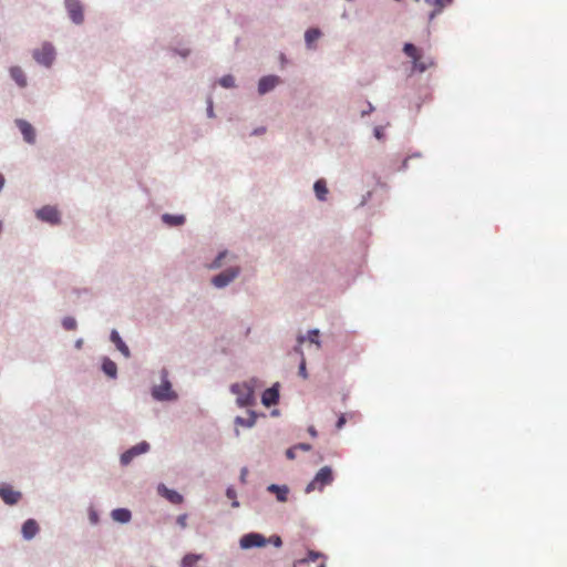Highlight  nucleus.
<instances>
[{
	"mask_svg": "<svg viewBox=\"0 0 567 567\" xmlns=\"http://www.w3.org/2000/svg\"><path fill=\"white\" fill-rule=\"evenodd\" d=\"M333 482V471L330 468V466H323L321 467L313 480L309 482V484L306 486L305 492L307 494H310L315 491H323L326 486H329Z\"/></svg>",
	"mask_w": 567,
	"mask_h": 567,
	"instance_id": "obj_1",
	"label": "nucleus"
},
{
	"mask_svg": "<svg viewBox=\"0 0 567 567\" xmlns=\"http://www.w3.org/2000/svg\"><path fill=\"white\" fill-rule=\"evenodd\" d=\"M230 391L236 395V402L239 406H248L254 404L255 396L252 384L248 382L236 383L230 386Z\"/></svg>",
	"mask_w": 567,
	"mask_h": 567,
	"instance_id": "obj_2",
	"label": "nucleus"
},
{
	"mask_svg": "<svg viewBox=\"0 0 567 567\" xmlns=\"http://www.w3.org/2000/svg\"><path fill=\"white\" fill-rule=\"evenodd\" d=\"M148 451L150 444L146 441L140 442L124 452L120 457V462L122 465H127L134 457L147 453Z\"/></svg>",
	"mask_w": 567,
	"mask_h": 567,
	"instance_id": "obj_3",
	"label": "nucleus"
},
{
	"mask_svg": "<svg viewBox=\"0 0 567 567\" xmlns=\"http://www.w3.org/2000/svg\"><path fill=\"white\" fill-rule=\"evenodd\" d=\"M403 53L412 60L414 69L421 72L427 69V63L421 60L420 51L413 44H410V42H406L405 47H403Z\"/></svg>",
	"mask_w": 567,
	"mask_h": 567,
	"instance_id": "obj_4",
	"label": "nucleus"
},
{
	"mask_svg": "<svg viewBox=\"0 0 567 567\" xmlns=\"http://www.w3.org/2000/svg\"><path fill=\"white\" fill-rule=\"evenodd\" d=\"M240 547L248 549L252 547H262L268 544L267 538H265L261 534L250 533L244 535L239 540Z\"/></svg>",
	"mask_w": 567,
	"mask_h": 567,
	"instance_id": "obj_5",
	"label": "nucleus"
},
{
	"mask_svg": "<svg viewBox=\"0 0 567 567\" xmlns=\"http://www.w3.org/2000/svg\"><path fill=\"white\" fill-rule=\"evenodd\" d=\"M65 8L74 23H83V7L80 0H65Z\"/></svg>",
	"mask_w": 567,
	"mask_h": 567,
	"instance_id": "obj_6",
	"label": "nucleus"
},
{
	"mask_svg": "<svg viewBox=\"0 0 567 567\" xmlns=\"http://www.w3.org/2000/svg\"><path fill=\"white\" fill-rule=\"evenodd\" d=\"M153 398L156 400H173L176 399V394L172 390V385L167 380H163L158 386L153 390Z\"/></svg>",
	"mask_w": 567,
	"mask_h": 567,
	"instance_id": "obj_7",
	"label": "nucleus"
},
{
	"mask_svg": "<svg viewBox=\"0 0 567 567\" xmlns=\"http://www.w3.org/2000/svg\"><path fill=\"white\" fill-rule=\"evenodd\" d=\"M239 274V268H229L213 278L214 286L223 288L233 281Z\"/></svg>",
	"mask_w": 567,
	"mask_h": 567,
	"instance_id": "obj_8",
	"label": "nucleus"
},
{
	"mask_svg": "<svg viewBox=\"0 0 567 567\" xmlns=\"http://www.w3.org/2000/svg\"><path fill=\"white\" fill-rule=\"evenodd\" d=\"M37 216L50 224H59L60 223V213L55 207L44 206L43 208L37 212Z\"/></svg>",
	"mask_w": 567,
	"mask_h": 567,
	"instance_id": "obj_9",
	"label": "nucleus"
},
{
	"mask_svg": "<svg viewBox=\"0 0 567 567\" xmlns=\"http://www.w3.org/2000/svg\"><path fill=\"white\" fill-rule=\"evenodd\" d=\"M34 59L44 65H50L54 59V50L50 44H44L39 51L33 54Z\"/></svg>",
	"mask_w": 567,
	"mask_h": 567,
	"instance_id": "obj_10",
	"label": "nucleus"
},
{
	"mask_svg": "<svg viewBox=\"0 0 567 567\" xmlns=\"http://www.w3.org/2000/svg\"><path fill=\"white\" fill-rule=\"evenodd\" d=\"M280 83V78L278 75H265L259 80L258 91L259 94H265L271 90H274Z\"/></svg>",
	"mask_w": 567,
	"mask_h": 567,
	"instance_id": "obj_11",
	"label": "nucleus"
},
{
	"mask_svg": "<svg viewBox=\"0 0 567 567\" xmlns=\"http://www.w3.org/2000/svg\"><path fill=\"white\" fill-rule=\"evenodd\" d=\"M16 124L23 135L25 142L31 144L35 142V131L30 123L23 120H18L16 121Z\"/></svg>",
	"mask_w": 567,
	"mask_h": 567,
	"instance_id": "obj_12",
	"label": "nucleus"
},
{
	"mask_svg": "<svg viewBox=\"0 0 567 567\" xmlns=\"http://www.w3.org/2000/svg\"><path fill=\"white\" fill-rule=\"evenodd\" d=\"M0 497L9 505L16 504L21 495L18 492H14L10 485H2L0 487Z\"/></svg>",
	"mask_w": 567,
	"mask_h": 567,
	"instance_id": "obj_13",
	"label": "nucleus"
},
{
	"mask_svg": "<svg viewBox=\"0 0 567 567\" xmlns=\"http://www.w3.org/2000/svg\"><path fill=\"white\" fill-rule=\"evenodd\" d=\"M279 400V391L277 386H271L269 389H266L261 394V403L265 406H271L276 404Z\"/></svg>",
	"mask_w": 567,
	"mask_h": 567,
	"instance_id": "obj_14",
	"label": "nucleus"
},
{
	"mask_svg": "<svg viewBox=\"0 0 567 567\" xmlns=\"http://www.w3.org/2000/svg\"><path fill=\"white\" fill-rule=\"evenodd\" d=\"M306 341V337H302V334H299L297 337V346L295 348V351L300 355V363H299V373L302 379H307V370H306V360L303 357V353L301 351V344Z\"/></svg>",
	"mask_w": 567,
	"mask_h": 567,
	"instance_id": "obj_15",
	"label": "nucleus"
},
{
	"mask_svg": "<svg viewBox=\"0 0 567 567\" xmlns=\"http://www.w3.org/2000/svg\"><path fill=\"white\" fill-rule=\"evenodd\" d=\"M158 493L173 504H181L184 501L179 493L166 488L165 485H158Z\"/></svg>",
	"mask_w": 567,
	"mask_h": 567,
	"instance_id": "obj_16",
	"label": "nucleus"
},
{
	"mask_svg": "<svg viewBox=\"0 0 567 567\" xmlns=\"http://www.w3.org/2000/svg\"><path fill=\"white\" fill-rule=\"evenodd\" d=\"M39 532V525L33 518H29L23 523L22 535L25 539L33 538Z\"/></svg>",
	"mask_w": 567,
	"mask_h": 567,
	"instance_id": "obj_17",
	"label": "nucleus"
},
{
	"mask_svg": "<svg viewBox=\"0 0 567 567\" xmlns=\"http://www.w3.org/2000/svg\"><path fill=\"white\" fill-rule=\"evenodd\" d=\"M111 340L113 342V344L115 346V348L125 357V358H128L130 357V350L127 348V346L121 340V334L118 333L117 330H113L111 332Z\"/></svg>",
	"mask_w": 567,
	"mask_h": 567,
	"instance_id": "obj_18",
	"label": "nucleus"
},
{
	"mask_svg": "<svg viewBox=\"0 0 567 567\" xmlns=\"http://www.w3.org/2000/svg\"><path fill=\"white\" fill-rule=\"evenodd\" d=\"M9 73H11L12 79L14 80V83L19 87H25L27 86V78L24 72L20 66H11L9 69Z\"/></svg>",
	"mask_w": 567,
	"mask_h": 567,
	"instance_id": "obj_19",
	"label": "nucleus"
},
{
	"mask_svg": "<svg viewBox=\"0 0 567 567\" xmlns=\"http://www.w3.org/2000/svg\"><path fill=\"white\" fill-rule=\"evenodd\" d=\"M268 492L274 493L279 502H287L289 488L287 485H270Z\"/></svg>",
	"mask_w": 567,
	"mask_h": 567,
	"instance_id": "obj_20",
	"label": "nucleus"
},
{
	"mask_svg": "<svg viewBox=\"0 0 567 567\" xmlns=\"http://www.w3.org/2000/svg\"><path fill=\"white\" fill-rule=\"evenodd\" d=\"M313 190L319 200L323 202L327 199V195H328L329 190H328L327 182L323 178L316 181V183L313 185Z\"/></svg>",
	"mask_w": 567,
	"mask_h": 567,
	"instance_id": "obj_21",
	"label": "nucleus"
},
{
	"mask_svg": "<svg viewBox=\"0 0 567 567\" xmlns=\"http://www.w3.org/2000/svg\"><path fill=\"white\" fill-rule=\"evenodd\" d=\"M112 517L115 522H120V524H126L131 519V512L126 508H115L112 512Z\"/></svg>",
	"mask_w": 567,
	"mask_h": 567,
	"instance_id": "obj_22",
	"label": "nucleus"
},
{
	"mask_svg": "<svg viewBox=\"0 0 567 567\" xmlns=\"http://www.w3.org/2000/svg\"><path fill=\"white\" fill-rule=\"evenodd\" d=\"M162 219L164 223H166L169 227H177V225H182L185 223V216L184 215H171V214H164L162 216Z\"/></svg>",
	"mask_w": 567,
	"mask_h": 567,
	"instance_id": "obj_23",
	"label": "nucleus"
},
{
	"mask_svg": "<svg viewBox=\"0 0 567 567\" xmlns=\"http://www.w3.org/2000/svg\"><path fill=\"white\" fill-rule=\"evenodd\" d=\"M321 37V31L317 28H310L305 32V40L308 48H312L316 40Z\"/></svg>",
	"mask_w": 567,
	"mask_h": 567,
	"instance_id": "obj_24",
	"label": "nucleus"
},
{
	"mask_svg": "<svg viewBox=\"0 0 567 567\" xmlns=\"http://www.w3.org/2000/svg\"><path fill=\"white\" fill-rule=\"evenodd\" d=\"M203 555L200 554H186L184 559L182 560V567H196L199 559H202Z\"/></svg>",
	"mask_w": 567,
	"mask_h": 567,
	"instance_id": "obj_25",
	"label": "nucleus"
},
{
	"mask_svg": "<svg viewBox=\"0 0 567 567\" xmlns=\"http://www.w3.org/2000/svg\"><path fill=\"white\" fill-rule=\"evenodd\" d=\"M256 420H257L256 414L254 412H249L248 419H243V417L238 416L235 419V424L240 425V426L251 427L255 425Z\"/></svg>",
	"mask_w": 567,
	"mask_h": 567,
	"instance_id": "obj_26",
	"label": "nucleus"
},
{
	"mask_svg": "<svg viewBox=\"0 0 567 567\" xmlns=\"http://www.w3.org/2000/svg\"><path fill=\"white\" fill-rule=\"evenodd\" d=\"M103 371L110 377V378H116V364L111 359H105L102 364Z\"/></svg>",
	"mask_w": 567,
	"mask_h": 567,
	"instance_id": "obj_27",
	"label": "nucleus"
},
{
	"mask_svg": "<svg viewBox=\"0 0 567 567\" xmlns=\"http://www.w3.org/2000/svg\"><path fill=\"white\" fill-rule=\"evenodd\" d=\"M62 326L65 330H75L78 328V321L73 317H65L62 320Z\"/></svg>",
	"mask_w": 567,
	"mask_h": 567,
	"instance_id": "obj_28",
	"label": "nucleus"
},
{
	"mask_svg": "<svg viewBox=\"0 0 567 567\" xmlns=\"http://www.w3.org/2000/svg\"><path fill=\"white\" fill-rule=\"evenodd\" d=\"M319 557H323V554L320 551L309 550L306 558H301L299 564H306L309 561H316Z\"/></svg>",
	"mask_w": 567,
	"mask_h": 567,
	"instance_id": "obj_29",
	"label": "nucleus"
},
{
	"mask_svg": "<svg viewBox=\"0 0 567 567\" xmlns=\"http://www.w3.org/2000/svg\"><path fill=\"white\" fill-rule=\"evenodd\" d=\"M308 341L310 343H313L317 346V348L319 349L320 348V341H319V330L318 329H312L308 332V337H307Z\"/></svg>",
	"mask_w": 567,
	"mask_h": 567,
	"instance_id": "obj_30",
	"label": "nucleus"
},
{
	"mask_svg": "<svg viewBox=\"0 0 567 567\" xmlns=\"http://www.w3.org/2000/svg\"><path fill=\"white\" fill-rule=\"evenodd\" d=\"M227 255V251H221L217 258L213 261V264L209 266L210 269H218L223 265V259Z\"/></svg>",
	"mask_w": 567,
	"mask_h": 567,
	"instance_id": "obj_31",
	"label": "nucleus"
},
{
	"mask_svg": "<svg viewBox=\"0 0 567 567\" xmlns=\"http://www.w3.org/2000/svg\"><path fill=\"white\" fill-rule=\"evenodd\" d=\"M234 83H235V80L231 75L227 74V75H224V78L220 80V85L228 89V87H233L234 86Z\"/></svg>",
	"mask_w": 567,
	"mask_h": 567,
	"instance_id": "obj_32",
	"label": "nucleus"
},
{
	"mask_svg": "<svg viewBox=\"0 0 567 567\" xmlns=\"http://www.w3.org/2000/svg\"><path fill=\"white\" fill-rule=\"evenodd\" d=\"M187 522H188V515L187 514H181L177 519H176V523L178 524V526L181 528H186L187 527Z\"/></svg>",
	"mask_w": 567,
	"mask_h": 567,
	"instance_id": "obj_33",
	"label": "nucleus"
},
{
	"mask_svg": "<svg viewBox=\"0 0 567 567\" xmlns=\"http://www.w3.org/2000/svg\"><path fill=\"white\" fill-rule=\"evenodd\" d=\"M226 496H227L229 499H233V506H234V507H237V506L239 505V504H238V502H236V501H235V498H236V493H235V491H233V489L228 488V489L226 491Z\"/></svg>",
	"mask_w": 567,
	"mask_h": 567,
	"instance_id": "obj_34",
	"label": "nucleus"
},
{
	"mask_svg": "<svg viewBox=\"0 0 567 567\" xmlns=\"http://www.w3.org/2000/svg\"><path fill=\"white\" fill-rule=\"evenodd\" d=\"M267 540L268 543H272L276 547H280L282 545L281 538L279 536H271Z\"/></svg>",
	"mask_w": 567,
	"mask_h": 567,
	"instance_id": "obj_35",
	"label": "nucleus"
},
{
	"mask_svg": "<svg viewBox=\"0 0 567 567\" xmlns=\"http://www.w3.org/2000/svg\"><path fill=\"white\" fill-rule=\"evenodd\" d=\"M295 449H297V451L299 449L300 451L308 452V451H310L311 445L308 443H299V444L295 445Z\"/></svg>",
	"mask_w": 567,
	"mask_h": 567,
	"instance_id": "obj_36",
	"label": "nucleus"
},
{
	"mask_svg": "<svg viewBox=\"0 0 567 567\" xmlns=\"http://www.w3.org/2000/svg\"><path fill=\"white\" fill-rule=\"evenodd\" d=\"M287 457L289 460H295L296 457V445L293 447H289L287 453H286Z\"/></svg>",
	"mask_w": 567,
	"mask_h": 567,
	"instance_id": "obj_37",
	"label": "nucleus"
},
{
	"mask_svg": "<svg viewBox=\"0 0 567 567\" xmlns=\"http://www.w3.org/2000/svg\"><path fill=\"white\" fill-rule=\"evenodd\" d=\"M344 424H346V417H344V415H340L336 423V427L338 430H340Z\"/></svg>",
	"mask_w": 567,
	"mask_h": 567,
	"instance_id": "obj_38",
	"label": "nucleus"
},
{
	"mask_svg": "<svg viewBox=\"0 0 567 567\" xmlns=\"http://www.w3.org/2000/svg\"><path fill=\"white\" fill-rule=\"evenodd\" d=\"M452 0H435V4L439 7V8H443V6H449V3H451Z\"/></svg>",
	"mask_w": 567,
	"mask_h": 567,
	"instance_id": "obj_39",
	"label": "nucleus"
},
{
	"mask_svg": "<svg viewBox=\"0 0 567 567\" xmlns=\"http://www.w3.org/2000/svg\"><path fill=\"white\" fill-rule=\"evenodd\" d=\"M308 432H309V434H310L311 436H313V437H316V436L318 435V432H317V430H316L313 426H310V427L308 429Z\"/></svg>",
	"mask_w": 567,
	"mask_h": 567,
	"instance_id": "obj_40",
	"label": "nucleus"
},
{
	"mask_svg": "<svg viewBox=\"0 0 567 567\" xmlns=\"http://www.w3.org/2000/svg\"><path fill=\"white\" fill-rule=\"evenodd\" d=\"M372 110H373V107H372L371 103L368 104L367 110L362 111V116H365V114L370 113Z\"/></svg>",
	"mask_w": 567,
	"mask_h": 567,
	"instance_id": "obj_41",
	"label": "nucleus"
},
{
	"mask_svg": "<svg viewBox=\"0 0 567 567\" xmlns=\"http://www.w3.org/2000/svg\"><path fill=\"white\" fill-rule=\"evenodd\" d=\"M372 110H373V107H372L371 103L368 104L367 110L362 111V116H365V114L370 113Z\"/></svg>",
	"mask_w": 567,
	"mask_h": 567,
	"instance_id": "obj_42",
	"label": "nucleus"
},
{
	"mask_svg": "<svg viewBox=\"0 0 567 567\" xmlns=\"http://www.w3.org/2000/svg\"><path fill=\"white\" fill-rule=\"evenodd\" d=\"M4 185V177L3 175L0 174V189L3 187Z\"/></svg>",
	"mask_w": 567,
	"mask_h": 567,
	"instance_id": "obj_43",
	"label": "nucleus"
},
{
	"mask_svg": "<svg viewBox=\"0 0 567 567\" xmlns=\"http://www.w3.org/2000/svg\"><path fill=\"white\" fill-rule=\"evenodd\" d=\"M75 346L78 349H81L83 347V340H79Z\"/></svg>",
	"mask_w": 567,
	"mask_h": 567,
	"instance_id": "obj_44",
	"label": "nucleus"
},
{
	"mask_svg": "<svg viewBox=\"0 0 567 567\" xmlns=\"http://www.w3.org/2000/svg\"><path fill=\"white\" fill-rule=\"evenodd\" d=\"M208 113H209V116H213V106L212 105H209V107H208Z\"/></svg>",
	"mask_w": 567,
	"mask_h": 567,
	"instance_id": "obj_45",
	"label": "nucleus"
},
{
	"mask_svg": "<svg viewBox=\"0 0 567 567\" xmlns=\"http://www.w3.org/2000/svg\"><path fill=\"white\" fill-rule=\"evenodd\" d=\"M375 136H377V137H380V132H379V130H375Z\"/></svg>",
	"mask_w": 567,
	"mask_h": 567,
	"instance_id": "obj_46",
	"label": "nucleus"
},
{
	"mask_svg": "<svg viewBox=\"0 0 567 567\" xmlns=\"http://www.w3.org/2000/svg\"><path fill=\"white\" fill-rule=\"evenodd\" d=\"M318 567H326V564H324V563H322V564H320Z\"/></svg>",
	"mask_w": 567,
	"mask_h": 567,
	"instance_id": "obj_47",
	"label": "nucleus"
},
{
	"mask_svg": "<svg viewBox=\"0 0 567 567\" xmlns=\"http://www.w3.org/2000/svg\"><path fill=\"white\" fill-rule=\"evenodd\" d=\"M0 233H2V223H0Z\"/></svg>",
	"mask_w": 567,
	"mask_h": 567,
	"instance_id": "obj_48",
	"label": "nucleus"
},
{
	"mask_svg": "<svg viewBox=\"0 0 567 567\" xmlns=\"http://www.w3.org/2000/svg\"><path fill=\"white\" fill-rule=\"evenodd\" d=\"M394 1H401V0H394Z\"/></svg>",
	"mask_w": 567,
	"mask_h": 567,
	"instance_id": "obj_49",
	"label": "nucleus"
}]
</instances>
